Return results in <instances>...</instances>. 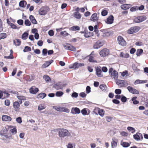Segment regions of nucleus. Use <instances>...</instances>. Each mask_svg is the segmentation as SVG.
<instances>
[{
	"label": "nucleus",
	"instance_id": "1",
	"mask_svg": "<svg viewBox=\"0 0 148 148\" xmlns=\"http://www.w3.org/2000/svg\"><path fill=\"white\" fill-rule=\"evenodd\" d=\"M59 136L61 138H64L71 136V134L69 131L65 129H60L58 131Z\"/></svg>",
	"mask_w": 148,
	"mask_h": 148
},
{
	"label": "nucleus",
	"instance_id": "2",
	"mask_svg": "<svg viewBox=\"0 0 148 148\" xmlns=\"http://www.w3.org/2000/svg\"><path fill=\"white\" fill-rule=\"evenodd\" d=\"M109 73L110 74V77L112 78L115 80L117 79L119 75L117 71L113 70L112 68H110L109 69Z\"/></svg>",
	"mask_w": 148,
	"mask_h": 148
},
{
	"label": "nucleus",
	"instance_id": "3",
	"mask_svg": "<svg viewBox=\"0 0 148 148\" xmlns=\"http://www.w3.org/2000/svg\"><path fill=\"white\" fill-rule=\"evenodd\" d=\"M53 108L58 112H62L66 113H69L70 110L64 107L61 106H53Z\"/></svg>",
	"mask_w": 148,
	"mask_h": 148
},
{
	"label": "nucleus",
	"instance_id": "4",
	"mask_svg": "<svg viewBox=\"0 0 148 148\" xmlns=\"http://www.w3.org/2000/svg\"><path fill=\"white\" fill-rule=\"evenodd\" d=\"M140 29V27L138 26H134L130 27L127 31L128 34H130L137 32Z\"/></svg>",
	"mask_w": 148,
	"mask_h": 148
},
{
	"label": "nucleus",
	"instance_id": "5",
	"mask_svg": "<svg viewBox=\"0 0 148 148\" xmlns=\"http://www.w3.org/2000/svg\"><path fill=\"white\" fill-rule=\"evenodd\" d=\"M49 10V8L47 6H43L41 7L39 10V14L41 15L46 14Z\"/></svg>",
	"mask_w": 148,
	"mask_h": 148
},
{
	"label": "nucleus",
	"instance_id": "6",
	"mask_svg": "<svg viewBox=\"0 0 148 148\" xmlns=\"http://www.w3.org/2000/svg\"><path fill=\"white\" fill-rule=\"evenodd\" d=\"M99 54L101 57H105L109 54V50L107 48H104L100 51Z\"/></svg>",
	"mask_w": 148,
	"mask_h": 148
},
{
	"label": "nucleus",
	"instance_id": "7",
	"mask_svg": "<svg viewBox=\"0 0 148 148\" xmlns=\"http://www.w3.org/2000/svg\"><path fill=\"white\" fill-rule=\"evenodd\" d=\"M117 41L119 44L123 46L126 45V42L123 38L121 36H119L117 37Z\"/></svg>",
	"mask_w": 148,
	"mask_h": 148
},
{
	"label": "nucleus",
	"instance_id": "8",
	"mask_svg": "<svg viewBox=\"0 0 148 148\" xmlns=\"http://www.w3.org/2000/svg\"><path fill=\"white\" fill-rule=\"evenodd\" d=\"M1 135L3 136L4 138L3 140L5 141V142L7 143H9L12 139V136L11 134H1Z\"/></svg>",
	"mask_w": 148,
	"mask_h": 148
},
{
	"label": "nucleus",
	"instance_id": "9",
	"mask_svg": "<svg viewBox=\"0 0 148 148\" xmlns=\"http://www.w3.org/2000/svg\"><path fill=\"white\" fill-rule=\"evenodd\" d=\"M101 69V67L100 66L95 67L96 74L98 77H101L103 76V74Z\"/></svg>",
	"mask_w": 148,
	"mask_h": 148
},
{
	"label": "nucleus",
	"instance_id": "10",
	"mask_svg": "<svg viewBox=\"0 0 148 148\" xmlns=\"http://www.w3.org/2000/svg\"><path fill=\"white\" fill-rule=\"evenodd\" d=\"M127 89L131 93L135 94H139V92L136 89L132 87L129 86L127 87Z\"/></svg>",
	"mask_w": 148,
	"mask_h": 148
},
{
	"label": "nucleus",
	"instance_id": "11",
	"mask_svg": "<svg viewBox=\"0 0 148 148\" xmlns=\"http://www.w3.org/2000/svg\"><path fill=\"white\" fill-rule=\"evenodd\" d=\"M133 138L135 140L138 141L140 140V138L141 140H142L143 136L141 134L138 132L133 135Z\"/></svg>",
	"mask_w": 148,
	"mask_h": 148
},
{
	"label": "nucleus",
	"instance_id": "12",
	"mask_svg": "<svg viewBox=\"0 0 148 148\" xmlns=\"http://www.w3.org/2000/svg\"><path fill=\"white\" fill-rule=\"evenodd\" d=\"M64 47L66 49L74 51H75L76 50V48L74 47L69 44H67L66 45L64 46Z\"/></svg>",
	"mask_w": 148,
	"mask_h": 148
},
{
	"label": "nucleus",
	"instance_id": "13",
	"mask_svg": "<svg viewBox=\"0 0 148 148\" xmlns=\"http://www.w3.org/2000/svg\"><path fill=\"white\" fill-rule=\"evenodd\" d=\"M116 84L120 87L125 86L126 85L125 81L124 80H118L116 82Z\"/></svg>",
	"mask_w": 148,
	"mask_h": 148
},
{
	"label": "nucleus",
	"instance_id": "14",
	"mask_svg": "<svg viewBox=\"0 0 148 148\" xmlns=\"http://www.w3.org/2000/svg\"><path fill=\"white\" fill-rule=\"evenodd\" d=\"M114 19L113 16L111 15L107 18L106 22L108 24H111L113 23Z\"/></svg>",
	"mask_w": 148,
	"mask_h": 148
},
{
	"label": "nucleus",
	"instance_id": "15",
	"mask_svg": "<svg viewBox=\"0 0 148 148\" xmlns=\"http://www.w3.org/2000/svg\"><path fill=\"white\" fill-rule=\"evenodd\" d=\"M13 106L14 110L16 112H19L20 109V105L18 101H15L13 103Z\"/></svg>",
	"mask_w": 148,
	"mask_h": 148
},
{
	"label": "nucleus",
	"instance_id": "16",
	"mask_svg": "<svg viewBox=\"0 0 148 148\" xmlns=\"http://www.w3.org/2000/svg\"><path fill=\"white\" fill-rule=\"evenodd\" d=\"M80 112L79 108L77 107H73L71 108V113L73 114H79Z\"/></svg>",
	"mask_w": 148,
	"mask_h": 148
},
{
	"label": "nucleus",
	"instance_id": "17",
	"mask_svg": "<svg viewBox=\"0 0 148 148\" xmlns=\"http://www.w3.org/2000/svg\"><path fill=\"white\" fill-rule=\"evenodd\" d=\"M29 92L33 94H35L39 91L38 88H35V86H32L31 87L29 90Z\"/></svg>",
	"mask_w": 148,
	"mask_h": 148
},
{
	"label": "nucleus",
	"instance_id": "18",
	"mask_svg": "<svg viewBox=\"0 0 148 148\" xmlns=\"http://www.w3.org/2000/svg\"><path fill=\"white\" fill-rule=\"evenodd\" d=\"M11 118L9 116L4 115L2 116V119L3 121H10L12 120Z\"/></svg>",
	"mask_w": 148,
	"mask_h": 148
},
{
	"label": "nucleus",
	"instance_id": "19",
	"mask_svg": "<svg viewBox=\"0 0 148 148\" xmlns=\"http://www.w3.org/2000/svg\"><path fill=\"white\" fill-rule=\"evenodd\" d=\"M90 20L93 22L97 21L98 20V17L97 16V15L96 13H95L92 15L90 18Z\"/></svg>",
	"mask_w": 148,
	"mask_h": 148
},
{
	"label": "nucleus",
	"instance_id": "20",
	"mask_svg": "<svg viewBox=\"0 0 148 148\" xmlns=\"http://www.w3.org/2000/svg\"><path fill=\"white\" fill-rule=\"evenodd\" d=\"M103 45L101 42L100 41H97L94 45L93 47L94 49H97L100 48Z\"/></svg>",
	"mask_w": 148,
	"mask_h": 148
},
{
	"label": "nucleus",
	"instance_id": "21",
	"mask_svg": "<svg viewBox=\"0 0 148 148\" xmlns=\"http://www.w3.org/2000/svg\"><path fill=\"white\" fill-rule=\"evenodd\" d=\"M93 35L92 32H89L87 29L86 30V32H85V34L84 35V36L85 38H89L90 37L92 36Z\"/></svg>",
	"mask_w": 148,
	"mask_h": 148
},
{
	"label": "nucleus",
	"instance_id": "22",
	"mask_svg": "<svg viewBox=\"0 0 148 148\" xmlns=\"http://www.w3.org/2000/svg\"><path fill=\"white\" fill-rule=\"evenodd\" d=\"M131 7V5L130 4H124L121 5V9L123 10H127Z\"/></svg>",
	"mask_w": 148,
	"mask_h": 148
},
{
	"label": "nucleus",
	"instance_id": "23",
	"mask_svg": "<svg viewBox=\"0 0 148 148\" xmlns=\"http://www.w3.org/2000/svg\"><path fill=\"white\" fill-rule=\"evenodd\" d=\"M9 128H12L10 130V132L11 133H12L13 134H16L17 132V130L16 127H14L11 125H10L8 127Z\"/></svg>",
	"mask_w": 148,
	"mask_h": 148
},
{
	"label": "nucleus",
	"instance_id": "24",
	"mask_svg": "<svg viewBox=\"0 0 148 148\" xmlns=\"http://www.w3.org/2000/svg\"><path fill=\"white\" fill-rule=\"evenodd\" d=\"M86 108H84L81 111V112L84 115H88L90 112V110H89L88 112H87Z\"/></svg>",
	"mask_w": 148,
	"mask_h": 148
},
{
	"label": "nucleus",
	"instance_id": "25",
	"mask_svg": "<svg viewBox=\"0 0 148 148\" xmlns=\"http://www.w3.org/2000/svg\"><path fill=\"white\" fill-rule=\"evenodd\" d=\"M29 18L32 22L34 24H37V21L33 16L31 15L29 16Z\"/></svg>",
	"mask_w": 148,
	"mask_h": 148
},
{
	"label": "nucleus",
	"instance_id": "26",
	"mask_svg": "<svg viewBox=\"0 0 148 148\" xmlns=\"http://www.w3.org/2000/svg\"><path fill=\"white\" fill-rule=\"evenodd\" d=\"M10 53L9 56H5L4 58L5 59H12L14 58V56L13 55V51L12 50H10Z\"/></svg>",
	"mask_w": 148,
	"mask_h": 148
},
{
	"label": "nucleus",
	"instance_id": "27",
	"mask_svg": "<svg viewBox=\"0 0 148 148\" xmlns=\"http://www.w3.org/2000/svg\"><path fill=\"white\" fill-rule=\"evenodd\" d=\"M93 52H94L93 51L91 53V54L89 56L88 60L90 62H96V61L94 60V57L92 56V53Z\"/></svg>",
	"mask_w": 148,
	"mask_h": 148
},
{
	"label": "nucleus",
	"instance_id": "28",
	"mask_svg": "<svg viewBox=\"0 0 148 148\" xmlns=\"http://www.w3.org/2000/svg\"><path fill=\"white\" fill-rule=\"evenodd\" d=\"M73 16L75 18L78 19H80L81 17L80 14L77 12H75L73 13Z\"/></svg>",
	"mask_w": 148,
	"mask_h": 148
},
{
	"label": "nucleus",
	"instance_id": "29",
	"mask_svg": "<svg viewBox=\"0 0 148 148\" xmlns=\"http://www.w3.org/2000/svg\"><path fill=\"white\" fill-rule=\"evenodd\" d=\"M120 57L122 58H128L130 57V55L128 53H126L124 54L123 52H121L120 55Z\"/></svg>",
	"mask_w": 148,
	"mask_h": 148
},
{
	"label": "nucleus",
	"instance_id": "30",
	"mask_svg": "<svg viewBox=\"0 0 148 148\" xmlns=\"http://www.w3.org/2000/svg\"><path fill=\"white\" fill-rule=\"evenodd\" d=\"M69 29L73 31L79 30L80 29V27L77 25L74 26L70 28Z\"/></svg>",
	"mask_w": 148,
	"mask_h": 148
},
{
	"label": "nucleus",
	"instance_id": "31",
	"mask_svg": "<svg viewBox=\"0 0 148 148\" xmlns=\"http://www.w3.org/2000/svg\"><path fill=\"white\" fill-rule=\"evenodd\" d=\"M14 44L16 46H19L21 44V41L20 40L18 39H16L13 41Z\"/></svg>",
	"mask_w": 148,
	"mask_h": 148
},
{
	"label": "nucleus",
	"instance_id": "32",
	"mask_svg": "<svg viewBox=\"0 0 148 148\" xmlns=\"http://www.w3.org/2000/svg\"><path fill=\"white\" fill-rule=\"evenodd\" d=\"M46 96V94L44 93H41L38 95L37 98L38 99H43Z\"/></svg>",
	"mask_w": 148,
	"mask_h": 148
},
{
	"label": "nucleus",
	"instance_id": "33",
	"mask_svg": "<svg viewBox=\"0 0 148 148\" xmlns=\"http://www.w3.org/2000/svg\"><path fill=\"white\" fill-rule=\"evenodd\" d=\"M46 108L45 105L44 104H40L38 107V110L39 111L45 109Z\"/></svg>",
	"mask_w": 148,
	"mask_h": 148
},
{
	"label": "nucleus",
	"instance_id": "34",
	"mask_svg": "<svg viewBox=\"0 0 148 148\" xmlns=\"http://www.w3.org/2000/svg\"><path fill=\"white\" fill-rule=\"evenodd\" d=\"M100 88L103 91H105L107 89V86L105 84H101L99 86Z\"/></svg>",
	"mask_w": 148,
	"mask_h": 148
},
{
	"label": "nucleus",
	"instance_id": "35",
	"mask_svg": "<svg viewBox=\"0 0 148 148\" xmlns=\"http://www.w3.org/2000/svg\"><path fill=\"white\" fill-rule=\"evenodd\" d=\"M25 5L27 4L26 2L25 1H22L19 2V5L21 7L25 8Z\"/></svg>",
	"mask_w": 148,
	"mask_h": 148
},
{
	"label": "nucleus",
	"instance_id": "36",
	"mask_svg": "<svg viewBox=\"0 0 148 148\" xmlns=\"http://www.w3.org/2000/svg\"><path fill=\"white\" fill-rule=\"evenodd\" d=\"M137 98V97H134L132 99V101L133 102L134 104H138L139 103L138 101L136 100Z\"/></svg>",
	"mask_w": 148,
	"mask_h": 148
},
{
	"label": "nucleus",
	"instance_id": "37",
	"mask_svg": "<svg viewBox=\"0 0 148 148\" xmlns=\"http://www.w3.org/2000/svg\"><path fill=\"white\" fill-rule=\"evenodd\" d=\"M100 108L98 107H95L94 109L93 112L96 115H98L99 111Z\"/></svg>",
	"mask_w": 148,
	"mask_h": 148
},
{
	"label": "nucleus",
	"instance_id": "38",
	"mask_svg": "<svg viewBox=\"0 0 148 148\" xmlns=\"http://www.w3.org/2000/svg\"><path fill=\"white\" fill-rule=\"evenodd\" d=\"M105 112V111L103 109H100L98 113V114H99L101 116L103 117L104 115Z\"/></svg>",
	"mask_w": 148,
	"mask_h": 148
},
{
	"label": "nucleus",
	"instance_id": "39",
	"mask_svg": "<svg viewBox=\"0 0 148 148\" xmlns=\"http://www.w3.org/2000/svg\"><path fill=\"white\" fill-rule=\"evenodd\" d=\"M28 36V34L27 32H25L22 34V38L23 40H26L27 39Z\"/></svg>",
	"mask_w": 148,
	"mask_h": 148
},
{
	"label": "nucleus",
	"instance_id": "40",
	"mask_svg": "<svg viewBox=\"0 0 148 148\" xmlns=\"http://www.w3.org/2000/svg\"><path fill=\"white\" fill-rule=\"evenodd\" d=\"M69 68V69H76L78 68L77 62H75L73 65H70Z\"/></svg>",
	"mask_w": 148,
	"mask_h": 148
},
{
	"label": "nucleus",
	"instance_id": "41",
	"mask_svg": "<svg viewBox=\"0 0 148 148\" xmlns=\"http://www.w3.org/2000/svg\"><path fill=\"white\" fill-rule=\"evenodd\" d=\"M17 98L20 101H24L26 100V97L23 96H17Z\"/></svg>",
	"mask_w": 148,
	"mask_h": 148
},
{
	"label": "nucleus",
	"instance_id": "42",
	"mask_svg": "<svg viewBox=\"0 0 148 148\" xmlns=\"http://www.w3.org/2000/svg\"><path fill=\"white\" fill-rule=\"evenodd\" d=\"M7 37V34L5 33L0 34V40L2 39H4Z\"/></svg>",
	"mask_w": 148,
	"mask_h": 148
},
{
	"label": "nucleus",
	"instance_id": "43",
	"mask_svg": "<svg viewBox=\"0 0 148 148\" xmlns=\"http://www.w3.org/2000/svg\"><path fill=\"white\" fill-rule=\"evenodd\" d=\"M103 32H104L103 34V36L104 37H106L110 35V33L108 32H106L105 30H103Z\"/></svg>",
	"mask_w": 148,
	"mask_h": 148
},
{
	"label": "nucleus",
	"instance_id": "44",
	"mask_svg": "<svg viewBox=\"0 0 148 148\" xmlns=\"http://www.w3.org/2000/svg\"><path fill=\"white\" fill-rule=\"evenodd\" d=\"M143 50L142 49H138L137 50L136 55L137 56H140L143 52Z\"/></svg>",
	"mask_w": 148,
	"mask_h": 148
},
{
	"label": "nucleus",
	"instance_id": "45",
	"mask_svg": "<svg viewBox=\"0 0 148 148\" xmlns=\"http://www.w3.org/2000/svg\"><path fill=\"white\" fill-rule=\"evenodd\" d=\"M60 34L61 35L66 37L69 35V34L66 31H62L60 32Z\"/></svg>",
	"mask_w": 148,
	"mask_h": 148
},
{
	"label": "nucleus",
	"instance_id": "46",
	"mask_svg": "<svg viewBox=\"0 0 148 148\" xmlns=\"http://www.w3.org/2000/svg\"><path fill=\"white\" fill-rule=\"evenodd\" d=\"M10 27L11 28L14 29H18L20 28L19 27L17 26L16 25L13 23L10 24Z\"/></svg>",
	"mask_w": 148,
	"mask_h": 148
},
{
	"label": "nucleus",
	"instance_id": "47",
	"mask_svg": "<svg viewBox=\"0 0 148 148\" xmlns=\"http://www.w3.org/2000/svg\"><path fill=\"white\" fill-rule=\"evenodd\" d=\"M63 94V93L62 91H57L56 93V95L57 97H61Z\"/></svg>",
	"mask_w": 148,
	"mask_h": 148
},
{
	"label": "nucleus",
	"instance_id": "48",
	"mask_svg": "<svg viewBox=\"0 0 148 148\" xmlns=\"http://www.w3.org/2000/svg\"><path fill=\"white\" fill-rule=\"evenodd\" d=\"M121 145L123 147H127L130 146V144L127 142H123L122 143H121Z\"/></svg>",
	"mask_w": 148,
	"mask_h": 148
},
{
	"label": "nucleus",
	"instance_id": "49",
	"mask_svg": "<svg viewBox=\"0 0 148 148\" xmlns=\"http://www.w3.org/2000/svg\"><path fill=\"white\" fill-rule=\"evenodd\" d=\"M138 10V7L137 6H134L130 9V10L131 12H134Z\"/></svg>",
	"mask_w": 148,
	"mask_h": 148
},
{
	"label": "nucleus",
	"instance_id": "50",
	"mask_svg": "<svg viewBox=\"0 0 148 148\" xmlns=\"http://www.w3.org/2000/svg\"><path fill=\"white\" fill-rule=\"evenodd\" d=\"M127 129L129 131H131L132 133H134L135 132V130L134 128L131 127H128L127 128Z\"/></svg>",
	"mask_w": 148,
	"mask_h": 148
},
{
	"label": "nucleus",
	"instance_id": "51",
	"mask_svg": "<svg viewBox=\"0 0 148 148\" xmlns=\"http://www.w3.org/2000/svg\"><path fill=\"white\" fill-rule=\"evenodd\" d=\"M31 50V49L30 47L27 46L25 47L24 49L23 50V51L24 52L29 51H30Z\"/></svg>",
	"mask_w": 148,
	"mask_h": 148
},
{
	"label": "nucleus",
	"instance_id": "52",
	"mask_svg": "<svg viewBox=\"0 0 148 148\" xmlns=\"http://www.w3.org/2000/svg\"><path fill=\"white\" fill-rule=\"evenodd\" d=\"M25 24L27 26H30L31 24L30 22L28 19H26L25 20Z\"/></svg>",
	"mask_w": 148,
	"mask_h": 148
},
{
	"label": "nucleus",
	"instance_id": "53",
	"mask_svg": "<svg viewBox=\"0 0 148 148\" xmlns=\"http://www.w3.org/2000/svg\"><path fill=\"white\" fill-rule=\"evenodd\" d=\"M43 78L46 82H48L51 80L50 78L47 75H44Z\"/></svg>",
	"mask_w": 148,
	"mask_h": 148
},
{
	"label": "nucleus",
	"instance_id": "54",
	"mask_svg": "<svg viewBox=\"0 0 148 148\" xmlns=\"http://www.w3.org/2000/svg\"><path fill=\"white\" fill-rule=\"evenodd\" d=\"M141 22L145 21L146 19V17L145 16H139Z\"/></svg>",
	"mask_w": 148,
	"mask_h": 148
},
{
	"label": "nucleus",
	"instance_id": "55",
	"mask_svg": "<svg viewBox=\"0 0 148 148\" xmlns=\"http://www.w3.org/2000/svg\"><path fill=\"white\" fill-rule=\"evenodd\" d=\"M35 75L34 74L31 75L29 76V81H31L34 80L35 78Z\"/></svg>",
	"mask_w": 148,
	"mask_h": 148
},
{
	"label": "nucleus",
	"instance_id": "56",
	"mask_svg": "<svg viewBox=\"0 0 148 148\" xmlns=\"http://www.w3.org/2000/svg\"><path fill=\"white\" fill-rule=\"evenodd\" d=\"M108 12L105 10H103L101 12V15L103 16H105L108 14Z\"/></svg>",
	"mask_w": 148,
	"mask_h": 148
},
{
	"label": "nucleus",
	"instance_id": "57",
	"mask_svg": "<svg viewBox=\"0 0 148 148\" xmlns=\"http://www.w3.org/2000/svg\"><path fill=\"white\" fill-rule=\"evenodd\" d=\"M134 21L136 23H139L141 22L140 18H139V16L135 18Z\"/></svg>",
	"mask_w": 148,
	"mask_h": 148
},
{
	"label": "nucleus",
	"instance_id": "58",
	"mask_svg": "<svg viewBox=\"0 0 148 148\" xmlns=\"http://www.w3.org/2000/svg\"><path fill=\"white\" fill-rule=\"evenodd\" d=\"M10 100L8 99H6L4 101L5 104L7 106H8L10 105Z\"/></svg>",
	"mask_w": 148,
	"mask_h": 148
},
{
	"label": "nucleus",
	"instance_id": "59",
	"mask_svg": "<svg viewBox=\"0 0 148 148\" xmlns=\"http://www.w3.org/2000/svg\"><path fill=\"white\" fill-rule=\"evenodd\" d=\"M47 52V49H44L42 51V55L44 56H46Z\"/></svg>",
	"mask_w": 148,
	"mask_h": 148
},
{
	"label": "nucleus",
	"instance_id": "60",
	"mask_svg": "<svg viewBox=\"0 0 148 148\" xmlns=\"http://www.w3.org/2000/svg\"><path fill=\"white\" fill-rule=\"evenodd\" d=\"M121 100V101L123 102H125L127 100V98L124 96H122Z\"/></svg>",
	"mask_w": 148,
	"mask_h": 148
},
{
	"label": "nucleus",
	"instance_id": "61",
	"mask_svg": "<svg viewBox=\"0 0 148 148\" xmlns=\"http://www.w3.org/2000/svg\"><path fill=\"white\" fill-rule=\"evenodd\" d=\"M16 120L17 122L19 123H21L22 122L21 118L20 117L17 118L16 119Z\"/></svg>",
	"mask_w": 148,
	"mask_h": 148
},
{
	"label": "nucleus",
	"instance_id": "62",
	"mask_svg": "<svg viewBox=\"0 0 148 148\" xmlns=\"http://www.w3.org/2000/svg\"><path fill=\"white\" fill-rule=\"evenodd\" d=\"M101 70L104 72H106L108 71V69L106 66H103L102 67H101Z\"/></svg>",
	"mask_w": 148,
	"mask_h": 148
},
{
	"label": "nucleus",
	"instance_id": "63",
	"mask_svg": "<svg viewBox=\"0 0 148 148\" xmlns=\"http://www.w3.org/2000/svg\"><path fill=\"white\" fill-rule=\"evenodd\" d=\"M90 89L91 88L89 86H87L86 89V93H90L91 91Z\"/></svg>",
	"mask_w": 148,
	"mask_h": 148
},
{
	"label": "nucleus",
	"instance_id": "64",
	"mask_svg": "<svg viewBox=\"0 0 148 148\" xmlns=\"http://www.w3.org/2000/svg\"><path fill=\"white\" fill-rule=\"evenodd\" d=\"M43 42L42 40H39L37 42V45L39 46H41L42 45Z\"/></svg>",
	"mask_w": 148,
	"mask_h": 148
}]
</instances>
